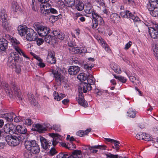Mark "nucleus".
<instances>
[{
	"mask_svg": "<svg viewBox=\"0 0 158 158\" xmlns=\"http://www.w3.org/2000/svg\"><path fill=\"white\" fill-rule=\"evenodd\" d=\"M91 84L86 82H82L78 87L79 95L78 99H77L79 104L84 107H87L88 104L85 101L83 95L82 91L84 93H86L88 91L92 89Z\"/></svg>",
	"mask_w": 158,
	"mask_h": 158,
	"instance_id": "f257e3e1",
	"label": "nucleus"
},
{
	"mask_svg": "<svg viewBox=\"0 0 158 158\" xmlns=\"http://www.w3.org/2000/svg\"><path fill=\"white\" fill-rule=\"evenodd\" d=\"M12 89H10L9 85L6 83H3L2 85L5 89L6 93L10 98H14L17 97L19 99L22 100V97L20 94V90L17 85L14 83L11 84Z\"/></svg>",
	"mask_w": 158,
	"mask_h": 158,
	"instance_id": "f03ea898",
	"label": "nucleus"
},
{
	"mask_svg": "<svg viewBox=\"0 0 158 158\" xmlns=\"http://www.w3.org/2000/svg\"><path fill=\"white\" fill-rule=\"evenodd\" d=\"M25 138L22 136L17 137L11 135H8L6 137V140L8 144L10 146H15L18 145L20 142H23Z\"/></svg>",
	"mask_w": 158,
	"mask_h": 158,
	"instance_id": "7ed1b4c3",
	"label": "nucleus"
},
{
	"mask_svg": "<svg viewBox=\"0 0 158 158\" xmlns=\"http://www.w3.org/2000/svg\"><path fill=\"white\" fill-rule=\"evenodd\" d=\"M34 27L40 36H44L47 35L50 32L49 29L46 27L42 25L38 22L34 24Z\"/></svg>",
	"mask_w": 158,
	"mask_h": 158,
	"instance_id": "20e7f679",
	"label": "nucleus"
},
{
	"mask_svg": "<svg viewBox=\"0 0 158 158\" xmlns=\"http://www.w3.org/2000/svg\"><path fill=\"white\" fill-rule=\"evenodd\" d=\"M93 19L90 21V25L93 29L96 28L98 26L99 23L101 25L104 24V21L102 18L97 13H92Z\"/></svg>",
	"mask_w": 158,
	"mask_h": 158,
	"instance_id": "39448f33",
	"label": "nucleus"
},
{
	"mask_svg": "<svg viewBox=\"0 0 158 158\" xmlns=\"http://www.w3.org/2000/svg\"><path fill=\"white\" fill-rule=\"evenodd\" d=\"M152 24L148 26V32L151 37L154 39H158V24L152 22Z\"/></svg>",
	"mask_w": 158,
	"mask_h": 158,
	"instance_id": "423d86ee",
	"label": "nucleus"
},
{
	"mask_svg": "<svg viewBox=\"0 0 158 158\" xmlns=\"http://www.w3.org/2000/svg\"><path fill=\"white\" fill-rule=\"evenodd\" d=\"M123 14L126 15L127 17L132 19L135 23V25L136 27H140L142 24H143V23L140 20L139 18L133 15L129 11L127 10L126 12H122L120 13L121 15H122Z\"/></svg>",
	"mask_w": 158,
	"mask_h": 158,
	"instance_id": "0eeeda50",
	"label": "nucleus"
},
{
	"mask_svg": "<svg viewBox=\"0 0 158 158\" xmlns=\"http://www.w3.org/2000/svg\"><path fill=\"white\" fill-rule=\"evenodd\" d=\"M19 60V55L17 53L15 52L11 53L8 58L9 66L12 68H14Z\"/></svg>",
	"mask_w": 158,
	"mask_h": 158,
	"instance_id": "6e6552de",
	"label": "nucleus"
},
{
	"mask_svg": "<svg viewBox=\"0 0 158 158\" xmlns=\"http://www.w3.org/2000/svg\"><path fill=\"white\" fill-rule=\"evenodd\" d=\"M16 126L13 123H10L5 125L4 127V130L6 133L13 135L16 132Z\"/></svg>",
	"mask_w": 158,
	"mask_h": 158,
	"instance_id": "1a4fd4ad",
	"label": "nucleus"
},
{
	"mask_svg": "<svg viewBox=\"0 0 158 158\" xmlns=\"http://www.w3.org/2000/svg\"><path fill=\"white\" fill-rule=\"evenodd\" d=\"M38 36L37 33L31 28H28L26 38L27 40L32 41L37 39Z\"/></svg>",
	"mask_w": 158,
	"mask_h": 158,
	"instance_id": "9d476101",
	"label": "nucleus"
},
{
	"mask_svg": "<svg viewBox=\"0 0 158 158\" xmlns=\"http://www.w3.org/2000/svg\"><path fill=\"white\" fill-rule=\"evenodd\" d=\"M52 74L54 75L55 80L58 84L60 85L63 82L64 77L60 74L57 70H53L52 71Z\"/></svg>",
	"mask_w": 158,
	"mask_h": 158,
	"instance_id": "9b49d317",
	"label": "nucleus"
},
{
	"mask_svg": "<svg viewBox=\"0 0 158 158\" xmlns=\"http://www.w3.org/2000/svg\"><path fill=\"white\" fill-rule=\"evenodd\" d=\"M80 70V67L77 66H71L68 69V72L71 75H76Z\"/></svg>",
	"mask_w": 158,
	"mask_h": 158,
	"instance_id": "f8f14e48",
	"label": "nucleus"
},
{
	"mask_svg": "<svg viewBox=\"0 0 158 158\" xmlns=\"http://www.w3.org/2000/svg\"><path fill=\"white\" fill-rule=\"evenodd\" d=\"M25 145V147L27 150L31 149V148L38 145L35 140H32L31 141H26Z\"/></svg>",
	"mask_w": 158,
	"mask_h": 158,
	"instance_id": "ddd939ff",
	"label": "nucleus"
},
{
	"mask_svg": "<svg viewBox=\"0 0 158 158\" xmlns=\"http://www.w3.org/2000/svg\"><path fill=\"white\" fill-rule=\"evenodd\" d=\"M40 141L42 147L43 148L46 150L49 148L52 144L51 142L49 143L48 141L47 142L46 139L43 137L40 138Z\"/></svg>",
	"mask_w": 158,
	"mask_h": 158,
	"instance_id": "4468645a",
	"label": "nucleus"
},
{
	"mask_svg": "<svg viewBox=\"0 0 158 158\" xmlns=\"http://www.w3.org/2000/svg\"><path fill=\"white\" fill-rule=\"evenodd\" d=\"M28 29L25 25L19 26L18 28L19 34L21 36H23L27 33Z\"/></svg>",
	"mask_w": 158,
	"mask_h": 158,
	"instance_id": "2eb2a0df",
	"label": "nucleus"
},
{
	"mask_svg": "<svg viewBox=\"0 0 158 158\" xmlns=\"http://www.w3.org/2000/svg\"><path fill=\"white\" fill-rule=\"evenodd\" d=\"M47 61L51 64L56 63V60L55 57V55L53 52H51L48 53L47 57Z\"/></svg>",
	"mask_w": 158,
	"mask_h": 158,
	"instance_id": "dca6fc26",
	"label": "nucleus"
},
{
	"mask_svg": "<svg viewBox=\"0 0 158 158\" xmlns=\"http://www.w3.org/2000/svg\"><path fill=\"white\" fill-rule=\"evenodd\" d=\"M68 158H83L81 155V152L80 150H75L73 151L71 155L68 156Z\"/></svg>",
	"mask_w": 158,
	"mask_h": 158,
	"instance_id": "f3484780",
	"label": "nucleus"
},
{
	"mask_svg": "<svg viewBox=\"0 0 158 158\" xmlns=\"http://www.w3.org/2000/svg\"><path fill=\"white\" fill-rule=\"evenodd\" d=\"M28 98L30 103L35 106H38V102L36 101L33 97V94L31 92H30L28 94Z\"/></svg>",
	"mask_w": 158,
	"mask_h": 158,
	"instance_id": "a211bd4d",
	"label": "nucleus"
},
{
	"mask_svg": "<svg viewBox=\"0 0 158 158\" xmlns=\"http://www.w3.org/2000/svg\"><path fill=\"white\" fill-rule=\"evenodd\" d=\"M27 132V129L24 127H22L20 125H18L16 126V133L17 132L20 134H25Z\"/></svg>",
	"mask_w": 158,
	"mask_h": 158,
	"instance_id": "6ab92c4d",
	"label": "nucleus"
},
{
	"mask_svg": "<svg viewBox=\"0 0 158 158\" xmlns=\"http://www.w3.org/2000/svg\"><path fill=\"white\" fill-rule=\"evenodd\" d=\"M35 131H37L40 133H42L45 131L47 129L46 128L40 124H37L35 125Z\"/></svg>",
	"mask_w": 158,
	"mask_h": 158,
	"instance_id": "aec40b11",
	"label": "nucleus"
},
{
	"mask_svg": "<svg viewBox=\"0 0 158 158\" xmlns=\"http://www.w3.org/2000/svg\"><path fill=\"white\" fill-rule=\"evenodd\" d=\"M2 22V26L4 29L7 31H10L11 29V25L7 20L5 21L3 20Z\"/></svg>",
	"mask_w": 158,
	"mask_h": 158,
	"instance_id": "412c9836",
	"label": "nucleus"
},
{
	"mask_svg": "<svg viewBox=\"0 0 158 158\" xmlns=\"http://www.w3.org/2000/svg\"><path fill=\"white\" fill-rule=\"evenodd\" d=\"M5 117L3 118L5 120L9 122L12 121L13 119V118L15 116V115L14 113L13 112H8V114H6Z\"/></svg>",
	"mask_w": 158,
	"mask_h": 158,
	"instance_id": "4be33fe9",
	"label": "nucleus"
},
{
	"mask_svg": "<svg viewBox=\"0 0 158 158\" xmlns=\"http://www.w3.org/2000/svg\"><path fill=\"white\" fill-rule=\"evenodd\" d=\"M53 95L54 99L57 100V101H60L63 98L65 97V95L64 94H59L56 91L54 92Z\"/></svg>",
	"mask_w": 158,
	"mask_h": 158,
	"instance_id": "5701e85b",
	"label": "nucleus"
},
{
	"mask_svg": "<svg viewBox=\"0 0 158 158\" xmlns=\"http://www.w3.org/2000/svg\"><path fill=\"white\" fill-rule=\"evenodd\" d=\"M75 7L79 11H81L84 9V4L81 2L78 1L76 2Z\"/></svg>",
	"mask_w": 158,
	"mask_h": 158,
	"instance_id": "b1692460",
	"label": "nucleus"
},
{
	"mask_svg": "<svg viewBox=\"0 0 158 158\" xmlns=\"http://www.w3.org/2000/svg\"><path fill=\"white\" fill-rule=\"evenodd\" d=\"M84 10L85 12L87 14H92V13H95V12L93 11V10L91 6L89 4H88L84 8Z\"/></svg>",
	"mask_w": 158,
	"mask_h": 158,
	"instance_id": "393cba45",
	"label": "nucleus"
},
{
	"mask_svg": "<svg viewBox=\"0 0 158 158\" xmlns=\"http://www.w3.org/2000/svg\"><path fill=\"white\" fill-rule=\"evenodd\" d=\"M110 18L111 20L115 23L118 21L120 17L117 14L113 13L110 15Z\"/></svg>",
	"mask_w": 158,
	"mask_h": 158,
	"instance_id": "a878e982",
	"label": "nucleus"
},
{
	"mask_svg": "<svg viewBox=\"0 0 158 158\" xmlns=\"http://www.w3.org/2000/svg\"><path fill=\"white\" fill-rule=\"evenodd\" d=\"M69 50L71 51V52H72V53H77L79 52H85L86 51L85 50L84 52L81 51L82 50L80 49L78 47H74L70 48L69 49Z\"/></svg>",
	"mask_w": 158,
	"mask_h": 158,
	"instance_id": "bb28decb",
	"label": "nucleus"
},
{
	"mask_svg": "<svg viewBox=\"0 0 158 158\" xmlns=\"http://www.w3.org/2000/svg\"><path fill=\"white\" fill-rule=\"evenodd\" d=\"M14 48L15 50L20 55H22L24 57L29 59V58L26 54L21 49L17 46H15Z\"/></svg>",
	"mask_w": 158,
	"mask_h": 158,
	"instance_id": "cd10ccee",
	"label": "nucleus"
},
{
	"mask_svg": "<svg viewBox=\"0 0 158 158\" xmlns=\"http://www.w3.org/2000/svg\"><path fill=\"white\" fill-rule=\"evenodd\" d=\"M4 41L0 44V49L4 51L7 48V41L6 40H3Z\"/></svg>",
	"mask_w": 158,
	"mask_h": 158,
	"instance_id": "c85d7f7f",
	"label": "nucleus"
},
{
	"mask_svg": "<svg viewBox=\"0 0 158 158\" xmlns=\"http://www.w3.org/2000/svg\"><path fill=\"white\" fill-rule=\"evenodd\" d=\"M57 135H58V134L53 133L50 134V135L51 137H53L52 140V142L54 146H55L57 143V142L56 141V138L57 136Z\"/></svg>",
	"mask_w": 158,
	"mask_h": 158,
	"instance_id": "c756f323",
	"label": "nucleus"
},
{
	"mask_svg": "<svg viewBox=\"0 0 158 158\" xmlns=\"http://www.w3.org/2000/svg\"><path fill=\"white\" fill-rule=\"evenodd\" d=\"M150 14L153 17H158V8L156 7L150 10Z\"/></svg>",
	"mask_w": 158,
	"mask_h": 158,
	"instance_id": "7c9ffc66",
	"label": "nucleus"
},
{
	"mask_svg": "<svg viewBox=\"0 0 158 158\" xmlns=\"http://www.w3.org/2000/svg\"><path fill=\"white\" fill-rule=\"evenodd\" d=\"M12 8L15 12H18L19 10V6L16 2H13L12 3Z\"/></svg>",
	"mask_w": 158,
	"mask_h": 158,
	"instance_id": "2f4dec72",
	"label": "nucleus"
},
{
	"mask_svg": "<svg viewBox=\"0 0 158 158\" xmlns=\"http://www.w3.org/2000/svg\"><path fill=\"white\" fill-rule=\"evenodd\" d=\"M113 75L115 78L118 79L120 81L123 83H125L127 81V80L122 76H116L115 74H113Z\"/></svg>",
	"mask_w": 158,
	"mask_h": 158,
	"instance_id": "473e14b6",
	"label": "nucleus"
},
{
	"mask_svg": "<svg viewBox=\"0 0 158 158\" xmlns=\"http://www.w3.org/2000/svg\"><path fill=\"white\" fill-rule=\"evenodd\" d=\"M30 150L33 154H36L39 153L40 151V148L39 145H38L36 147L31 148V149H30Z\"/></svg>",
	"mask_w": 158,
	"mask_h": 158,
	"instance_id": "72a5a7b5",
	"label": "nucleus"
},
{
	"mask_svg": "<svg viewBox=\"0 0 158 158\" xmlns=\"http://www.w3.org/2000/svg\"><path fill=\"white\" fill-rule=\"evenodd\" d=\"M0 17L2 19V21H3V20H5V21L7 20L6 19L7 16L4 10H2L0 12Z\"/></svg>",
	"mask_w": 158,
	"mask_h": 158,
	"instance_id": "f704fd0d",
	"label": "nucleus"
},
{
	"mask_svg": "<svg viewBox=\"0 0 158 158\" xmlns=\"http://www.w3.org/2000/svg\"><path fill=\"white\" fill-rule=\"evenodd\" d=\"M77 78L80 81H85L87 79V77L85 76L84 73H80L77 77Z\"/></svg>",
	"mask_w": 158,
	"mask_h": 158,
	"instance_id": "c9c22d12",
	"label": "nucleus"
},
{
	"mask_svg": "<svg viewBox=\"0 0 158 158\" xmlns=\"http://www.w3.org/2000/svg\"><path fill=\"white\" fill-rule=\"evenodd\" d=\"M33 154L30 150H27L24 153V156L27 158H30L32 156Z\"/></svg>",
	"mask_w": 158,
	"mask_h": 158,
	"instance_id": "e433bc0d",
	"label": "nucleus"
},
{
	"mask_svg": "<svg viewBox=\"0 0 158 158\" xmlns=\"http://www.w3.org/2000/svg\"><path fill=\"white\" fill-rule=\"evenodd\" d=\"M40 6L44 7L46 10H48L49 11L50 7V5L47 3V2L42 3L40 5Z\"/></svg>",
	"mask_w": 158,
	"mask_h": 158,
	"instance_id": "4c0bfd02",
	"label": "nucleus"
},
{
	"mask_svg": "<svg viewBox=\"0 0 158 158\" xmlns=\"http://www.w3.org/2000/svg\"><path fill=\"white\" fill-rule=\"evenodd\" d=\"M100 40L101 43L102 44V46L107 51H110V50L109 49L108 46L107 44L104 42V41H103L102 40H101L100 39Z\"/></svg>",
	"mask_w": 158,
	"mask_h": 158,
	"instance_id": "58836bf2",
	"label": "nucleus"
},
{
	"mask_svg": "<svg viewBox=\"0 0 158 158\" xmlns=\"http://www.w3.org/2000/svg\"><path fill=\"white\" fill-rule=\"evenodd\" d=\"M44 40L48 44H52V36L51 35H47L45 36Z\"/></svg>",
	"mask_w": 158,
	"mask_h": 158,
	"instance_id": "ea45409f",
	"label": "nucleus"
},
{
	"mask_svg": "<svg viewBox=\"0 0 158 158\" xmlns=\"http://www.w3.org/2000/svg\"><path fill=\"white\" fill-rule=\"evenodd\" d=\"M127 113L128 114L129 116L130 117L133 118L135 116V112L133 110L132 108L129 109Z\"/></svg>",
	"mask_w": 158,
	"mask_h": 158,
	"instance_id": "a19ab883",
	"label": "nucleus"
},
{
	"mask_svg": "<svg viewBox=\"0 0 158 158\" xmlns=\"http://www.w3.org/2000/svg\"><path fill=\"white\" fill-rule=\"evenodd\" d=\"M155 6L154 5L153 3L151 2L150 1L147 4V7L148 10L150 11V10L153 9L155 8Z\"/></svg>",
	"mask_w": 158,
	"mask_h": 158,
	"instance_id": "79ce46f5",
	"label": "nucleus"
},
{
	"mask_svg": "<svg viewBox=\"0 0 158 158\" xmlns=\"http://www.w3.org/2000/svg\"><path fill=\"white\" fill-rule=\"evenodd\" d=\"M157 45H155L152 47L154 54L155 57L158 58V48L157 47Z\"/></svg>",
	"mask_w": 158,
	"mask_h": 158,
	"instance_id": "37998d69",
	"label": "nucleus"
},
{
	"mask_svg": "<svg viewBox=\"0 0 158 158\" xmlns=\"http://www.w3.org/2000/svg\"><path fill=\"white\" fill-rule=\"evenodd\" d=\"M68 155L66 153H60L56 156L57 158H68Z\"/></svg>",
	"mask_w": 158,
	"mask_h": 158,
	"instance_id": "c03bdc74",
	"label": "nucleus"
},
{
	"mask_svg": "<svg viewBox=\"0 0 158 158\" xmlns=\"http://www.w3.org/2000/svg\"><path fill=\"white\" fill-rule=\"evenodd\" d=\"M143 140H144L148 141H151L152 140L153 138L150 135L148 134H145L144 138H142Z\"/></svg>",
	"mask_w": 158,
	"mask_h": 158,
	"instance_id": "a18cd8bd",
	"label": "nucleus"
},
{
	"mask_svg": "<svg viewBox=\"0 0 158 158\" xmlns=\"http://www.w3.org/2000/svg\"><path fill=\"white\" fill-rule=\"evenodd\" d=\"M41 13L44 15L49 14V11L46 10V9L44 7L40 6Z\"/></svg>",
	"mask_w": 158,
	"mask_h": 158,
	"instance_id": "49530a36",
	"label": "nucleus"
},
{
	"mask_svg": "<svg viewBox=\"0 0 158 158\" xmlns=\"http://www.w3.org/2000/svg\"><path fill=\"white\" fill-rule=\"evenodd\" d=\"M52 129L57 131H61L60 126L58 124L53 125L52 127Z\"/></svg>",
	"mask_w": 158,
	"mask_h": 158,
	"instance_id": "de8ad7c7",
	"label": "nucleus"
},
{
	"mask_svg": "<svg viewBox=\"0 0 158 158\" xmlns=\"http://www.w3.org/2000/svg\"><path fill=\"white\" fill-rule=\"evenodd\" d=\"M57 38L60 40H63L65 38V35L64 33L61 32L57 36Z\"/></svg>",
	"mask_w": 158,
	"mask_h": 158,
	"instance_id": "09e8293b",
	"label": "nucleus"
},
{
	"mask_svg": "<svg viewBox=\"0 0 158 158\" xmlns=\"http://www.w3.org/2000/svg\"><path fill=\"white\" fill-rule=\"evenodd\" d=\"M106 156L110 158H118V156L117 155H113L111 153L107 154Z\"/></svg>",
	"mask_w": 158,
	"mask_h": 158,
	"instance_id": "8fccbe9b",
	"label": "nucleus"
},
{
	"mask_svg": "<svg viewBox=\"0 0 158 158\" xmlns=\"http://www.w3.org/2000/svg\"><path fill=\"white\" fill-rule=\"evenodd\" d=\"M95 80L93 77H90L87 80L88 83L90 84V83L94 84L95 82Z\"/></svg>",
	"mask_w": 158,
	"mask_h": 158,
	"instance_id": "3c124183",
	"label": "nucleus"
},
{
	"mask_svg": "<svg viewBox=\"0 0 158 158\" xmlns=\"http://www.w3.org/2000/svg\"><path fill=\"white\" fill-rule=\"evenodd\" d=\"M57 153L56 149L53 148H52L50 151V153L51 155L53 156Z\"/></svg>",
	"mask_w": 158,
	"mask_h": 158,
	"instance_id": "603ef678",
	"label": "nucleus"
},
{
	"mask_svg": "<svg viewBox=\"0 0 158 158\" xmlns=\"http://www.w3.org/2000/svg\"><path fill=\"white\" fill-rule=\"evenodd\" d=\"M44 42V40L42 39L38 38L37 40V44L38 45H40Z\"/></svg>",
	"mask_w": 158,
	"mask_h": 158,
	"instance_id": "864d4df0",
	"label": "nucleus"
},
{
	"mask_svg": "<svg viewBox=\"0 0 158 158\" xmlns=\"http://www.w3.org/2000/svg\"><path fill=\"white\" fill-rule=\"evenodd\" d=\"M74 0H68L67 3L69 5H70L71 6L74 5Z\"/></svg>",
	"mask_w": 158,
	"mask_h": 158,
	"instance_id": "5fc2aeb1",
	"label": "nucleus"
},
{
	"mask_svg": "<svg viewBox=\"0 0 158 158\" xmlns=\"http://www.w3.org/2000/svg\"><path fill=\"white\" fill-rule=\"evenodd\" d=\"M61 32H60V31L58 30H54L53 31V33L54 35L55 36H57L59 35L60 33Z\"/></svg>",
	"mask_w": 158,
	"mask_h": 158,
	"instance_id": "6e6d98bb",
	"label": "nucleus"
},
{
	"mask_svg": "<svg viewBox=\"0 0 158 158\" xmlns=\"http://www.w3.org/2000/svg\"><path fill=\"white\" fill-rule=\"evenodd\" d=\"M57 11L54 8H50L49 10V13H51L52 14L57 13Z\"/></svg>",
	"mask_w": 158,
	"mask_h": 158,
	"instance_id": "4d7b16f0",
	"label": "nucleus"
},
{
	"mask_svg": "<svg viewBox=\"0 0 158 158\" xmlns=\"http://www.w3.org/2000/svg\"><path fill=\"white\" fill-rule=\"evenodd\" d=\"M11 42H12V45H13L14 48L15 46H16L15 45V44H19V42L15 39V40H12Z\"/></svg>",
	"mask_w": 158,
	"mask_h": 158,
	"instance_id": "13d9d810",
	"label": "nucleus"
},
{
	"mask_svg": "<svg viewBox=\"0 0 158 158\" xmlns=\"http://www.w3.org/2000/svg\"><path fill=\"white\" fill-rule=\"evenodd\" d=\"M9 112L7 111H2L1 112V118H4L5 117V116H6V114L8 113Z\"/></svg>",
	"mask_w": 158,
	"mask_h": 158,
	"instance_id": "bf43d9fd",
	"label": "nucleus"
},
{
	"mask_svg": "<svg viewBox=\"0 0 158 158\" xmlns=\"http://www.w3.org/2000/svg\"><path fill=\"white\" fill-rule=\"evenodd\" d=\"M118 67L116 68H114V69H113V68H112V69L116 73H118V74L121 73V70L120 68H119L118 70Z\"/></svg>",
	"mask_w": 158,
	"mask_h": 158,
	"instance_id": "052dcab7",
	"label": "nucleus"
},
{
	"mask_svg": "<svg viewBox=\"0 0 158 158\" xmlns=\"http://www.w3.org/2000/svg\"><path fill=\"white\" fill-rule=\"evenodd\" d=\"M132 42L131 41H129V42L127 44L124 48L125 49H128L131 46Z\"/></svg>",
	"mask_w": 158,
	"mask_h": 158,
	"instance_id": "680f3d73",
	"label": "nucleus"
},
{
	"mask_svg": "<svg viewBox=\"0 0 158 158\" xmlns=\"http://www.w3.org/2000/svg\"><path fill=\"white\" fill-rule=\"evenodd\" d=\"M85 133V132L84 131H81L77 132V135L81 137L83 135H84Z\"/></svg>",
	"mask_w": 158,
	"mask_h": 158,
	"instance_id": "e2e57ef3",
	"label": "nucleus"
},
{
	"mask_svg": "<svg viewBox=\"0 0 158 158\" xmlns=\"http://www.w3.org/2000/svg\"><path fill=\"white\" fill-rule=\"evenodd\" d=\"M15 67L16 68L15 71L17 73H20L21 71V68L20 66H16Z\"/></svg>",
	"mask_w": 158,
	"mask_h": 158,
	"instance_id": "0e129e2a",
	"label": "nucleus"
},
{
	"mask_svg": "<svg viewBox=\"0 0 158 158\" xmlns=\"http://www.w3.org/2000/svg\"><path fill=\"white\" fill-rule=\"evenodd\" d=\"M26 124L28 125H31V119H27L25 120Z\"/></svg>",
	"mask_w": 158,
	"mask_h": 158,
	"instance_id": "69168bd1",
	"label": "nucleus"
},
{
	"mask_svg": "<svg viewBox=\"0 0 158 158\" xmlns=\"http://www.w3.org/2000/svg\"><path fill=\"white\" fill-rule=\"evenodd\" d=\"M37 65L41 68H44L45 66V64L42 61H40L37 63Z\"/></svg>",
	"mask_w": 158,
	"mask_h": 158,
	"instance_id": "338daca9",
	"label": "nucleus"
},
{
	"mask_svg": "<svg viewBox=\"0 0 158 158\" xmlns=\"http://www.w3.org/2000/svg\"><path fill=\"white\" fill-rule=\"evenodd\" d=\"M129 79L131 81V82L134 84V81L135 80H136V78L135 77L133 76H130L129 77Z\"/></svg>",
	"mask_w": 158,
	"mask_h": 158,
	"instance_id": "774afa93",
	"label": "nucleus"
}]
</instances>
